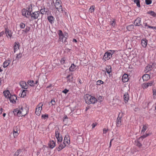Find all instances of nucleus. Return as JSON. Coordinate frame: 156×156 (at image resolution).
<instances>
[{"label": "nucleus", "mask_w": 156, "mask_h": 156, "mask_svg": "<svg viewBox=\"0 0 156 156\" xmlns=\"http://www.w3.org/2000/svg\"><path fill=\"white\" fill-rule=\"evenodd\" d=\"M48 19L51 23L52 24L54 23V18L53 16H48Z\"/></svg>", "instance_id": "25"}, {"label": "nucleus", "mask_w": 156, "mask_h": 156, "mask_svg": "<svg viewBox=\"0 0 156 156\" xmlns=\"http://www.w3.org/2000/svg\"><path fill=\"white\" fill-rule=\"evenodd\" d=\"M86 103L88 104H94L97 101V100L94 97L88 94H86L84 96Z\"/></svg>", "instance_id": "1"}, {"label": "nucleus", "mask_w": 156, "mask_h": 156, "mask_svg": "<svg viewBox=\"0 0 156 156\" xmlns=\"http://www.w3.org/2000/svg\"><path fill=\"white\" fill-rule=\"evenodd\" d=\"M55 135V137L57 139L58 142H61L62 141V138L61 136H60V133L58 130H56Z\"/></svg>", "instance_id": "5"}, {"label": "nucleus", "mask_w": 156, "mask_h": 156, "mask_svg": "<svg viewBox=\"0 0 156 156\" xmlns=\"http://www.w3.org/2000/svg\"><path fill=\"white\" fill-rule=\"evenodd\" d=\"M19 44L18 43H17L15 42L14 46V52H15L17 50L19 49Z\"/></svg>", "instance_id": "22"}, {"label": "nucleus", "mask_w": 156, "mask_h": 156, "mask_svg": "<svg viewBox=\"0 0 156 156\" xmlns=\"http://www.w3.org/2000/svg\"><path fill=\"white\" fill-rule=\"evenodd\" d=\"M64 33H64V34H63L62 31L60 30H58V34L59 36L64 35Z\"/></svg>", "instance_id": "50"}, {"label": "nucleus", "mask_w": 156, "mask_h": 156, "mask_svg": "<svg viewBox=\"0 0 156 156\" xmlns=\"http://www.w3.org/2000/svg\"><path fill=\"white\" fill-rule=\"evenodd\" d=\"M134 2L135 3L137 7H140V1L139 0H134Z\"/></svg>", "instance_id": "36"}, {"label": "nucleus", "mask_w": 156, "mask_h": 156, "mask_svg": "<svg viewBox=\"0 0 156 156\" xmlns=\"http://www.w3.org/2000/svg\"><path fill=\"white\" fill-rule=\"evenodd\" d=\"M13 112L15 115H17L19 116H20V114L19 110L18 109H15Z\"/></svg>", "instance_id": "27"}, {"label": "nucleus", "mask_w": 156, "mask_h": 156, "mask_svg": "<svg viewBox=\"0 0 156 156\" xmlns=\"http://www.w3.org/2000/svg\"><path fill=\"white\" fill-rule=\"evenodd\" d=\"M40 14V12L39 11H36L31 13L30 16L31 17H33L34 19H36L38 18Z\"/></svg>", "instance_id": "10"}, {"label": "nucleus", "mask_w": 156, "mask_h": 156, "mask_svg": "<svg viewBox=\"0 0 156 156\" xmlns=\"http://www.w3.org/2000/svg\"><path fill=\"white\" fill-rule=\"evenodd\" d=\"M96 125L97 124L93 123L92 125V128H94V127H95Z\"/></svg>", "instance_id": "59"}, {"label": "nucleus", "mask_w": 156, "mask_h": 156, "mask_svg": "<svg viewBox=\"0 0 156 156\" xmlns=\"http://www.w3.org/2000/svg\"><path fill=\"white\" fill-rule=\"evenodd\" d=\"M142 46L144 48L146 47L147 45V41L146 40H142L141 42Z\"/></svg>", "instance_id": "26"}, {"label": "nucleus", "mask_w": 156, "mask_h": 156, "mask_svg": "<svg viewBox=\"0 0 156 156\" xmlns=\"http://www.w3.org/2000/svg\"><path fill=\"white\" fill-rule=\"evenodd\" d=\"M41 117L43 119H45L46 118H48V115L47 114L43 115H42Z\"/></svg>", "instance_id": "49"}, {"label": "nucleus", "mask_w": 156, "mask_h": 156, "mask_svg": "<svg viewBox=\"0 0 156 156\" xmlns=\"http://www.w3.org/2000/svg\"><path fill=\"white\" fill-rule=\"evenodd\" d=\"M20 85L23 88L27 89L28 88V86L24 81H22L20 83Z\"/></svg>", "instance_id": "13"}, {"label": "nucleus", "mask_w": 156, "mask_h": 156, "mask_svg": "<svg viewBox=\"0 0 156 156\" xmlns=\"http://www.w3.org/2000/svg\"><path fill=\"white\" fill-rule=\"evenodd\" d=\"M48 11V9H45L44 7V8L41 9L40 10L41 14H45Z\"/></svg>", "instance_id": "28"}, {"label": "nucleus", "mask_w": 156, "mask_h": 156, "mask_svg": "<svg viewBox=\"0 0 156 156\" xmlns=\"http://www.w3.org/2000/svg\"><path fill=\"white\" fill-rule=\"evenodd\" d=\"M30 30V27H26V29L24 30H23V31L25 33H27Z\"/></svg>", "instance_id": "42"}, {"label": "nucleus", "mask_w": 156, "mask_h": 156, "mask_svg": "<svg viewBox=\"0 0 156 156\" xmlns=\"http://www.w3.org/2000/svg\"><path fill=\"white\" fill-rule=\"evenodd\" d=\"M3 110V109L2 108H0V114H2Z\"/></svg>", "instance_id": "63"}, {"label": "nucleus", "mask_w": 156, "mask_h": 156, "mask_svg": "<svg viewBox=\"0 0 156 156\" xmlns=\"http://www.w3.org/2000/svg\"><path fill=\"white\" fill-rule=\"evenodd\" d=\"M122 117V113H119L118 117L117 119V126L118 127L120 126L121 125V119Z\"/></svg>", "instance_id": "6"}, {"label": "nucleus", "mask_w": 156, "mask_h": 156, "mask_svg": "<svg viewBox=\"0 0 156 156\" xmlns=\"http://www.w3.org/2000/svg\"><path fill=\"white\" fill-rule=\"evenodd\" d=\"M67 37V34L66 33H64V35L59 36V40L60 41H62L63 43H65L67 42L66 39Z\"/></svg>", "instance_id": "3"}, {"label": "nucleus", "mask_w": 156, "mask_h": 156, "mask_svg": "<svg viewBox=\"0 0 156 156\" xmlns=\"http://www.w3.org/2000/svg\"><path fill=\"white\" fill-rule=\"evenodd\" d=\"M69 138L68 135L64 137L63 143L69 144Z\"/></svg>", "instance_id": "18"}, {"label": "nucleus", "mask_w": 156, "mask_h": 156, "mask_svg": "<svg viewBox=\"0 0 156 156\" xmlns=\"http://www.w3.org/2000/svg\"><path fill=\"white\" fill-rule=\"evenodd\" d=\"M111 25L112 26L114 27L115 26L116 22L114 21H112V22H111Z\"/></svg>", "instance_id": "52"}, {"label": "nucleus", "mask_w": 156, "mask_h": 156, "mask_svg": "<svg viewBox=\"0 0 156 156\" xmlns=\"http://www.w3.org/2000/svg\"><path fill=\"white\" fill-rule=\"evenodd\" d=\"M106 70L107 72L109 73L111 72V68L110 66H108L106 68Z\"/></svg>", "instance_id": "35"}, {"label": "nucleus", "mask_w": 156, "mask_h": 156, "mask_svg": "<svg viewBox=\"0 0 156 156\" xmlns=\"http://www.w3.org/2000/svg\"><path fill=\"white\" fill-rule=\"evenodd\" d=\"M141 23V18L139 17H138L135 20L134 24L136 26H142Z\"/></svg>", "instance_id": "12"}, {"label": "nucleus", "mask_w": 156, "mask_h": 156, "mask_svg": "<svg viewBox=\"0 0 156 156\" xmlns=\"http://www.w3.org/2000/svg\"><path fill=\"white\" fill-rule=\"evenodd\" d=\"M113 140V139H111L110 140V144H109V147H111V143H112V142Z\"/></svg>", "instance_id": "64"}, {"label": "nucleus", "mask_w": 156, "mask_h": 156, "mask_svg": "<svg viewBox=\"0 0 156 156\" xmlns=\"http://www.w3.org/2000/svg\"><path fill=\"white\" fill-rule=\"evenodd\" d=\"M43 105L41 103H40L37 107L38 108H36L35 111V113L37 115H39L41 114V112L42 109V106Z\"/></svg>", "instance_id": "4"}, {"label": "nucleus", "mask_w": 156, "mask_h": 156, "mask_svg": "<svg viewBox=\"0 0 156 156\" xmlns=\"http://www.w3.org/2000/svg\"><path fill=\"white\" fill-rule=\"evenodd\" d=\"M9 99L11 102H12V103H15L16 102V101L17 99V97L15 95H11L9 98Z\"/></svg>", "instance_id": "11"}, {"label": "nucleus", "mask_w": 156, "mask_h": 156, "mask_svg": "<svg viewBox=\"0 0 156 156\" xmlns=\"http://www.w3.org/2000/svg\"><path fill=\"white\" fill-rule=\"evenodd\" d=\"M147 13L150 14L151 15L153 16L154 17L156 16V13L153 11H149L147 12Z\"/></svg>", "instance_id": "32"}, {"label": "nucleus", "mask_w": 156, "mask_h": 156, "mask_svg": "<svg viewBox=\"0 0 156 156\" xmlns=\"http://www.w3.org/2000/svg\"><path fill=\"white\" fill-rule=\"evenodd\" d=\"M11 60L8 59L5 61L3 64V66L4 68L7 67L11 62Z\"/></svg>", "instance_id": "14"}, {"label": "nucleus", "mask_w": 156, "mask_h": 156, "mask_svg": "<svg viewBox=\"0 0 156 156\" xmlns=\"http://www.w3.org/2000/svg\"><path fill=\"white\" fill-rule=\"evenodd\" d=\"M147 126L146 125H144L142 130L141 131V133L144 132L147 129Z\"/></svg>", "instance_id": "41"}, {"label": "nucleus", "mask_w": 156, "mask_h": 156, "mask_svg": "<svg viewBox=\"0 0 156 156\" xmlns=\"http://www.w3.org/2000/svg\"><path fill=\"white\" fill-rule=\"evenodd\" d=\"M5 98H8L11 96L10 92L9 90H5L3 92Z\"/></svg>", "instance_id": "16"}, {"label": "nucleus", "mask_w": 156, "mask_h": 156, "mask_svg": "<svg viewBox=\"0 0 156 156\" xmlns=\"http://www.w3.org/2000/svg\"><path fill=\"white\" fill-rule=\"evenodd\" d=\"M153 83L154 81H151L147 83H144L142 84V87L144 89H146L148 87L151 86Z\"/></svg>", "instance_id": "9"}, {"label": "nucleus", "mask_w": 156, "mask_h": 156, "mask_svg": "<svg viewBox=\"0 0 156 156\" xmlns=\"http://www.w3.org/2000/svg\"><path fill=\"white\" fill-rule=\"evenodd\" d=\"M32 11V6L30 5L29 6L28 10L26 9H23L22 10V14L23 16H25L26 17L28 18L31 14V12Z\"/></svg>", "instance_id": "2"}, {"label": "nucleus", "mask_w": 156, "mask_h": 156, "mask_svg": "<svg viewBox=\"0 0 156 156\" xmlns=\"http://www.w3.org/2000/svg\"><path fill=\"white\" fill-rule=\"evenodd\" d=\"M26 91L27 90H23L21 94V97L23 98L26 95Z\"/></svg>", "instance_id": "38"}, {"label": "nucleus", "mask_w": 156, "mask_h": 156, "mask_svg": "<svg viewBox=\"0 0 156 156\" xmlns=\"http://www.w3.org/2000/svg\"><path fill=\"white\" fill-rule=\"evenodd\" d=\"M122 80L123 82H126L128 81V75L126 74H125L122 76Z\"/></svg>", "instance_id": "17"}, {"label": "nucleus", "mask_w": 156, "mask_h": 156, "mask_svg": "<svg viewBox=\"0 0 156 156\" xmlns=\"http://www.w3.org/2000/svg\"><path fill=\"white\" fill-rule=\"evenodd\" d=\"M51 104L53 105H54L55 104V101L54 100H52L51 101Z\"/></svg>", "instance_id": "56"}, {"label": "nucleus", "mask_w": 156, "mask_h": 156, "mask_svg": "<svg viewBox=\"0 0 156 156\" xmlns=\"http://www.w3.org/2000/svg\"><path fill=\"white\" fill-rule=\"evenodd\" d=\"M136 146L140 148L141 147L142 145V144L138 141H136Z\"/></svg>", "instance_id": "39"}, {"label": "nucleus", "mask_w": 156, "mask_h": 156, "mask_svg": "<svg viewBox=\"0 0 156 156\" xmlns=\"http://www.w3.org/2000/svg\"><path fill=\"white\" fill-rule=\"evenodd\" d=\"M94 6H93L91 7L89 9V11L91 12H92L94 11Z\"/></svg>", "instance_id": "47"}, {"label": "nucleus", "mask_w": 156, "mask_h": 156, "mask_svg": "<svg viewBox=\"0 0 156 156\" xmlns=\"http://www.w3.org/2000/svg\"><path fill=\"white\" fill-rule=\"evenodd\" d=\"M148 27L150 28H152L153 29L156 30V27H152L150 26H148Z\"/></svg>", "instance_id": "54"}, {"label": "nucleus", "mask_w": 156, "mask_h": 156, "mask_svg": "<svg viewBox=\"0 0 156 156\" xmlns=\"http://www.w3.org/2000/svg\"><path fill=\"white\" fill-rule=\"evenodd\" d=\"M153 93L154 96L153 97L155 98V97L156 96V90L155 89H153Z\"/></svg>", "instance_id": "46"}, {"label": "nucleus", "mask_w": 156, "mask_h": 156, "mask_svg": "<svg viewBox=\"0 0 156 156\" xmlns=\"http://www.w3.org/2000/svg\"><path fill=\"white\" fill-rule=\"evenodd\" d=\"M98 100H100V101H102V97L101 96H100L98 98Z\"/></svg>", "instance_id": "61"}, {"label": "nucleus", "mask_w": 156, "mask_h": 156, "mask_svg": "<svg viewBox=\"0 0 156 156\" xmlns=\"http://www.w3.org/2000/svg\"><path fill=\"white\" fill-rule=\"evenodd\" d=\"M149 134H146V135H143L142 136H141L140 137V139L141 138H145L147 136H149Z\"/></svg>", "instance_id": "53"}, {"label": "nucleus", "mask_w": 156, "mask_h": 156, "mask_svg": "<svg viewBox=\"0 0 156 156\" xmlns=\"http://www.w3.org/2000/svg\"><path fill=\"white\" fill-rule=\"evenodd\" d=\"M134 26L133 25H130L127 27V29L129 31L131 30L133 28Z\"/></svg>", "instance_id": "34"}, {"label": "nucleus", "mask_w": 156, "mask_h": 156, "mask_svg": "<svg viewBox=\"0 0 156 156\" xmlns=\"http://www.w3.org/2000/svg\"><path fill=\"white\" fill-rule=\"evenodd\" d=\"M144 81H147L150 78V76L149 74H144L142 77Z\"/></svg>", "instance_id": "19"}, {"label": "nucleus", "mask_w": 156, "mask_h": 156, "mask_svg": "<svg viewBox=\"0 0 156 156\" xmlns=\"http://www.w3.org/2000/svg\"><path fill=\"white\" fill-rule=\"evenodd\" d=\"M19 110L20 116H24L27 114V111L25 108L21 107Z\"/></svg>", "instance_id": "7"}, {"label": "nucleus", "mask_w": 156, "mask_h": 156, "mask_svg": "<svg viewBox=\"0 0 156 156\" xmlns=\"http://www.w3.org/2000/svg\"><path fill=\"white\" fill-rule=\"evenodd\" d=\"M151 0H145V3L147 5H149L151 3Z\"/></svg>", "instance_id": "48"}, {"label": "nucleus", "mask_w": 156, "mask_h": 156, "mask_svg": "<svg viewBox=\"0 0 156 156\" xmlns=\"http://www.w3.org/2000/svg\"><path fill=\"white\" fill-rule=\"evenodd\" d=\"M5 33L7 37L9 36L10 38H11L12 36V33L11 30L8 29H5Z\"/></svg>", "instance_id": "15"}, {"label": "nucleus", "mask_w": 156, "mask_h": 156, "mask_svg": "<svg viewBox=\"0 0 156 156\" xmlns=\"http://www.w3.org/2000/svg\"><path fill=\"white\" fill-rule=\"evenodd\" d=\"M4 31H2L0 33V37L2 36L3 34H4Z\"/></svg>", "instance_id": "60"}, {"label": "nucleus", "mask_w": 156, "mask_h": 156, "mask_svg": "<svg viewBox=\"0 0 156 156\" xmlns=\"http://www.w3.org/2000/svg\"><path fill=\"white\" fill-rule=\"evenodd\" d=\"M22 56V54L20 53L17 55V56L16 57V58L18 60Z\"/></svg>", "instance_id": "43"}, {"label": "nucleus", "mask_w": 156, "mask_h": 156, "mask_svg": "<svg viewBox=\"0 0 156 156\" xmlns=\"http://www.w3.org/2000/svg\"><path fill=\"white\" fill-rule=\"evenodd\" d=\"M50 147L51 148H53L55 145V143L54 140L51 141L49 144Z\"/></svg>", "instance_id": "21"}, {"label": "nucleus", "mask_w": 156, "mask_h": 156, "mask_svg": "<svg viewBox=\"0 0 156 156\" xmlns=\"http://www.w3.org/2000/svg\"><path fill=\"white\" fill-rule=\"evenodd\" d=\"M65 58H62V59L61 60V63L62 64H63L65 63Z\"/></svg>", "instance_id": "51"}, {"label": "nucleus", "mask_w": 156, "mask_h": 156, "mask_svg": "<svg viewBox=\"0 0 156 156\" xmlns=\"http://www.w3.org/2000/svg\"><path fill=\"white\" fill-rule=\"evenodd\" d=\"M76 66L73 64L69 68V70L70 71H73L76 68Z\"/></svg>", "instance_id": "24"}, {"label": "nucleus", "mask_w": 156, "mask_h": 156, "mask_svg": "<svg viewBox=\"0 0 156 156\" xmlns=\"http://www.w3.org/2000/svg\"><path fill=\"white\" fill-rule=\"evenodd\" d=\"M108 130V129H106L105 128H104L103 129V132L104 133H106L107 131Z\"/></svg>", "instance_id": "58"}, {"label": "nucleus", "mask_w": 156, "mask_h": 156, "mask_svg": "<svg viewBox=\"0 0 156 156\" xmlns=\"http://www.w3.org/2000/svg\"><path fill=\"white\" fill-rule=\"evenodd\" d=\"M18 135V133H15L13 134V136L14 137H16Z\"/></svg>", "instance_id": "57"}, {"label": "nucleus", "mask_w": 156, "mask_h": 156, "mask_svg": "<svg viewBox=\"0 0 156 156\" xmlns=\"http://www.w3.org/2000/svg\"><path fill=\"white\" fill-rule=\"evenodd\" d=\"M28 84L31 86H33L34 85V83L33 80H29L28 81Z\"/></svg>", "instance_id": "40"}, {"label": "nucleus", "mask_w": 156, "mask_h": 156, "mask_svg": "<svg viewBox=\"0 0 156 156\" xmlns=\"http://www.w3.org/2000/svg\"><path fill=\"white\" fill-rule=\"evenodd\" d=\"M20 27L21 28L23 29L25 27V25L24 23H21L20 24Z\"/></svg>", "instance_id": "45"}, {"label": "nucleus", "mask_w": 156, "mask_h": 156, "mask_svg": "<svg viewBox=\"0 0 156 156\" xmlns=\"http://www.w3.org/2000/svg\"><path fill=\"white\" fill-rule=\"evenodd\" d=\"M61 1L59 0H56V2L55 5V8L60 6V5H62L61 4Z\"/></svg>", "instance_id": "29"}, {"label": "nucleus", "mask_w": 156, "mask_h": 156, "mask_svg": "<svg viewBox=\"0 0 156 156\" xmlns=\"http://www.w3.org/2000/svg\"><path fill=\"white\" fill-rule=\"evenodd\" d=\"M66 78L67 82H70L73 80V76L71 75H69L66 77Z\"/></svg>", "instance_id": "30"}, {"label": "nucleus", "mask_w": 156, "mask_h": 156, "mask_svg": "<svg viewBox=\"0 0 156 156\" xmlns=\"http://www.w3.org/2000/svg\"><path fill=\"white\" fill-rule=\"evenodd\" d=\"M152 66L151 65H148L145 68V71H148L152 69Z\"/></svg>", "instance_id": "31"}, {"label": "nucleus", "mask_w": 156, "mask_h": 156, "mask_svg": "<svg viewBox=\"0 0 156 156\" xmlns=\"http://www.w3.org/2000/svg\"><path fill=\"white\" fill-rule=\"evenodd\" d=\"M129 99V95L127 93H126L124 95V99L126 103L127 102Z\"/></svg>", "instance_id": "20"}, {"label": "nucleus", "mask_w": 156, "mask_h": 156, "mask_svg": "<svg viewBox=\"0 0 156 156\" xmlns=\"http://www.w3.org/2000/svg\"><path fill=\"white\" fill-rule=\"evenodd\" d=\"M66 146V143H63V144H61L58 146L57 150L58 151H59L63 148Z\"/></svg>", "instance_id": "23"}, {"label": "nucleus", "mask_w": 156, "mask_h": 156, "mask_svg": "<svg viewBox=\"0 0 156 156\" xmlns=\"http://www.w3.org/2000/svg\"><path fill=\"white\" fill-rule=\"evenodd\" d=\"M112 57V53H109V51H108L105 53V54L103 57V59L105 60H108L110 58Z\"/></svg>", "instance_id": "8"}, {"label": "nucleus", "mask_w": 156, "mask_h": 156, "mask_svg": "<svg viewBox=\"0 0 156 156\" xmlns=\"http://www.w3.org/2000/svg\"><path fill=\"white\" fill-rule=\"evenodd\" d=\"M115 51H113L110 50L109 51V53H112V55L114 53V52Z\"/></svg>", "instance_id": "62"}, {"label": "nucleus", "mask_w": 156, "mask_h": 156, "mask_svg": "<svg viewBox=\"0 0 156 156\" xmlns=\"http://www.w3.org/2000/svg\"><path fill=\"white\" fill-rule=\"evenodd\" d=\"M69 91V90L65 89L64 90L62 91V92L65 93V94H66Z\"/></svg>", "instance_id": "55"}, {"label": "nucleus", "mask_w": 156, "mask_h": 156, "mask_svg": "<svg viewBox=\"0 0 156 156\" xmlns=\"http://www.w3.org/2000/svg\"><path fill=\"white\" fill-rule=\"evenodd\" d=\"M59 12H62L63 11L62 8V5H60L58 7L55 8Z\"/></svg>", "instance_id": "37"}, {"label": "nucleus", "mask_w": 156, "mask_h": 156, "mask_svg": "<svg viewBox=\"0 0 156 156\" xmlns=\"http://www.w3.org/2000/svg\"><path fill=\"white\" fill-rule=\"evenodd\" d=\"M103 83L102 81L99 80L97 82V85H100L101 84H103Z\"/></svg>", "instance_id": "44"}, {"label": "nucleus", "mask_w": 156, "mask_h": 156, "mask_svg": "<svg viewBox=\"0 0 156 156\" xmlns=\"http://www.w3.org/2000/svg\"><path fill=\"white\" fill-rule=\"evenodd\" d=\"M22 151L21 149L18 150L14 154L13 156H18L21 153Z\"/></svg>", "instance_id": "33"}]
</instances>
